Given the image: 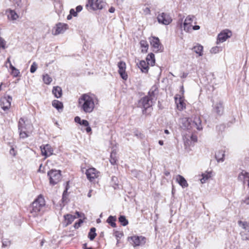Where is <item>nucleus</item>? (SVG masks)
Here are the masks:
<instances>
[{
  "label": "nucleus",
  "mask_w": 249,
  "mask_h": 249,
  "mask_svg": "<svg viewBox=\"0 0 249 249\" xmlns=\"http://www.w3.org/2000/svg\"><path fill=\"white\" fill-rule=\"evenodd\" d=\"M98 101L94 95L83 94L78 99L79 107L85 113H90L94 110L95 105L98 103Z\"/></svg>",
  "instance_id": "f257e3e1"
},
{
  "label": "nucleus",
  "mask_w": 249,
  "mask_h": 249,
  "mask_svg": "<svg viewBox=\"0 0 249 249\" xmlns=\"http://www.w3.org/2000/svg\"><path fill=\"white\" fill-rule=\"evenodd\" d=\"M46 208L45 201L43 196L40 195L31 204L30 212L32 216L36 217L41 216Z\"/></svg>",
  "instance_id": "f03ea898"
},
{
  "label": "nucleus",
  "mask_w": 249,
  "mask_h": 249,
  "mask_svg": "<svg viewBox=\"0 0 249 249\" xmlns=\"http://www.w3.org/2000/svg\"><path fill=\"white\" fill-rule=\"evenodd\" d=\"M181 127L184 129L190 130L193 127H196L198 130L203 128L201 121L199 117H194L193 121L189 118H183L181 119Z\"/></svg>",
  "instance_id": "7ed1b4c3"
},
{
  "label": "nucleus",
  "mask_w": 249,
  "mask_h": 249,
  "mask_svg": "<svg viewBox=\"0 0 249 249\" xmlns=\"http://www.w3.org/2000/svg\"><path fill=\"white\" fill-rule=\"evenodd\" d=\"M18 127L19 131V136L22 138L28 137L33 129L32 125L30 123L26 122L23 118H20L18 124Z\"/></svg>",
  "instance_id": "20e7f679"
},
{
  "label": "nucleus",
  "mask_w": 249,
  "mask_h": 249,
  "mask_svg": "<svg viewBox=\"0 0 249 249\" xmlns=\"http://www.w3.org/2000/svg\"><path fill=\"white\" fill-rule=\"evenodd\" d=\"M153 99L152 97L146 96L139 101V105L143 108L142 112L143 114L148 115L150 114L153 109Z\"/></svg>",
  "instance_id": "39448f33"
},
{
  "label": "nucleus",
  "mask_w": 249,
  "mask_h": 249,
  "mask_svg": "<svg viewBox=\"0 0 249 249\" xmlns=\"http://www.w3.org/2000/svg\"><path fill=\"white\" fill-rule=\"evenodd\" d=\"M50 183L53 185L58 183L61 179V171L57 170H51L48 172Z\"/></svg>",
  "instance_id": "423d86ee"
},
{
  "label": "nucleus",
  "mask_w": 249,
  "mask_h": 249,
  "mask_svg": "<svg viewBox=\"0 0 249 249\" xmlns=\"http://www.w3.org/2000/svg\"><path fill=\"white\" fill-rule=\"evenodd\" d=\"M157 20L159 23L165 25H169L172 21V19L170 15L164 12L158 14Z\"/></svg>",
  "instance_id": "0eeeda50"
},
{
  "label": "nucleus",
  "mask_w": 249,
  "mask_h": 249,
  "mask_svg": "<svg viewBox=\"0 0 249 249\" xmlns=\"http://www.w3.org/2000/svg\"><path fill=\"white\" fill-rule=\"evenodd\" d=\"M128 241H131V243L134 246H139L144 245L146 241V238L142 236L134 235L128 237Z\"/></svg>",
  "instance_id": "6e6552de"
},
{
  "label": "nucleus",
  "mask_w": 249,
  "mask_h": 249,
  "mask_svg": "<svg viewBox=\"0 0 249 249\" xmlns=\"http://www.w3.org/2000/svg\"><path fill=\"white\" fill-rule=\"evenodd\" d=\"M88 3L93 10L102 9L106 4L104 0H88Z\"/></svg>",
  "instance_id": "1a4fd4ad"
},
{
  "label": "nucleus",
  "mask_w": 249,
  "mask_h": 249,
  "mask_svg": "<svg viewBox=\"0 0 249 249\" xmlns=\"http://www.w3.org/2000/svg\"><path fill=\"white\" fill-rule=\"evenodd\" d=\"M86 174L88 179L92 182L100 176V172L94 168H90L86 170Z\"/></svg>",
  "instance_id": "9d476101"
},
{
  "label": "nucleus",
  "mask_w": 249,
  "mask_h": 249,
  "mask_svg": "<svg viewBox=\"0 0 249 249\" xmlns=\"http://www.w3.org/2000/svg\"><path fill=\"white\" fill-rule=\"evenodd\" d=\"M12 101V97L10 95L5 96L1 99L0 106L4 111H7L10 108Z\"/></svg>",
  "instance_id": "9b49d317"
},
{
  "label": "nucleus",
  "mask_w": 249,
  "mask_h": 249,
  "mask_svg": "<svg viewBox=\"0 0 249 249\" xmlns=\"http://www.w3.org/2000/svg\"><path fill=\"white\" fill-rule=\"evenodd\" d=\"M231 36V32L229 30H225L220 33L217 38V44L222 43L225 41L227 39L230 38Z\"/></svg>",
  "instance_id": "f8f14e48"
},
{
  "label": "nucleus",
  "mask_w": 249,
  "mask_h": 249,
  "mask_svg": "<svg viewBox=\"0 0 249 249\" xmlns=\"http://www.w3.org/2000/svg\"><path fill=\"white\" fill-rule=\"evenodd\" d=\"M150 39V44L153 48L155 52L158 53L162 51V46L158 37H152Z\"/></svg>",
  "instance_id": "ddd939ff"
},
{
  "label": "nucleus",
  "mask_w": 249,
  "mask_h": 249,
  "mask_svg": "<svg viewBox=\"0 0 249 249\" xmlns=\"http://www.w3.org/2000/svg\"><path fill=\"white\" fill-rule=\"evenodd\" d=\"M118 67L119 68L118 72L121 77L124 80H126L128 78V76L125 72V63L123 61H120L118 64Z\"/></svg>",
  "instance_id": "4468645a"
},
{
  "label": "nucleus",
  "mask_w": 249,
  "mask_h": 249,
  "mask_svg": "<svg viewBox=\"0 0 249 249\" xmlns=\"http://www.w3.org/2000/svg\"><path fill=\"white\" fill-rule=\"evenodd\" d=\"M68 28V25L66 24L58 23L54 28L53 32L54 35H58L63 33Z\"/></svg>",
  "instance_id": "2eb2a0df"
},
{
  "label": "nucleus",
  "mask_w": 249,
  "mask_h": 249,
  "mask_svg": "<svg viewBox=\"0 0 249 249\" xmlns=\"http://www.w3.org/2000/svg\"><path fill=\"white\" fill-rule=\"evenodd\" d=\"M223 109V102L221 101L213 104V111L219 115L222 114Z\"/></svg>",
  "instance_id": "dca6fc26"
},
{
  "label": "nucleus",
  "mask_w": 249,
  "mask_h": 249,
  "mask_svg": "<svg viewBox=\"0 0 249 249\" xmlns=\"http://www.w3.org/2000/svg\"><path fill=\"white\" fill-rule=\"evenodd\" d=\"M41 153L43 156L46 158L52 155L53 153V150L51 146L49 144H46L42 147L40 146Z\"/></svg>",
  "instance_id": "f3484780"
},
{
  "label": "nucleus",
  "mask_w": 249,
  "mask_h": 249,
  "mask_svg": "<svg viewBox=\"0 0 249 249\" xmlns=\"http://www.w3.org/2000/svg\"><path fill=\"white\" fill-rule=\"evenodd\" d=\"M175 100L178 110L181 111L186 108V105L183 97H179L178 98L175 97Z\"/></svg>",
  "instance_id": "a211bd4d"
},
{
  "label": "nucleus",
  "mask_w": 249,
  "mask_h": 249,
  "mask_svg": "<svg viewBox=\"0 0 249 249\" xmlns=\"http://www.w3.org/2000/svg\"><path fill=\"white\" fill-rule=\"evenodd\" d=\"M249 177V173L243 170L241 172L238 176V179L239 181H242L243 184H245L246 182L248 183V178Z\"/></svg>",
  "instance_id": "6ab92c4d"
},
{
  "label": "nucleus",
  "mask_w": 249,
  "mask_h": 249,
  "mask_svg": "<svg viewBox=\"0 0 249 249\" xmlns=\"http://www.w3.org/2000/svg\"><path fill=\"white\" fill-rule=\"evenodd\" d=\"M8 19L12 20H16L19 18L18 15L14 10L8 9L6 11Z\"/></svg>",
  "instance_id": "aec40b11"
},
{
  "label": "nucleus",
  "mask_w": 249,
  "mask_h": 249,
  "mask_svg": "<svg viewBox=\"0 0 249 249\" xmlns=\"http://www.w3.org/2000/svg\"><path fill=\"white\" fill-rule=\"evenodd\" d=\"M148 64L144 60H141L138 64V67L141 69V71L144 73H147L148 71Z\"/></svg>",
  "instance_id": "412c9836"
},
{
  "label": "nucleus",
  "mask_w": 249,
  "mask_h": 249,
  "mask_svg": "<svg viewBox=\"0 0 249 249\" xmlns=\"http://www.w3.org/2000/svg\"><path fill=\"white\" fill-rule=\"evenodd\" d=\"M176 180L178 184L183 188L188 186V184L185 179L181 175H178L176 178Z\"/></svg>",
  "instance_id": "4be33fe9"
},
{
  "label": "nucleus",
  "mask_w": 249,
  "mask_h": 249,
  "mask_svg": "<svg viewBox=\"0 0 249 249\" xmlns=\"http://www.w3.org/2000/svg\"><path fill=\"white\" fill-rule=\"evenodd\" d=\"M215 157L218 162H223L224 160L225 151L223 150L217 151Z\"/></svg>",
  "instance_id": "5701e85b"
},
{
  "label": "nucleus",
  "mask_w": 249,
  "mask_h": 249,
  "mask_svg": "<svg viewBox=\"0 0 249 249\" xmlns=\"http://www.w3.org/2000/svg\"><path fill=\"white\" fill-rule=\"evenodd\" d=\"M117 151L116 149H113L111 151V152L110 153V162L112 165H114L116 163V162L118 160L117 157Z\"/></svg>",
  "instance_id": "b1692460"
},
{
  "label": "nucleus",
  "mask_w": 249,
  "mask_h": 249,
  "mask_svg": "<svg viewBox=\"0 0 249 249\" xmlns=\"http://www.w3.org/2000/svg\"><path fill=\"white\" fill-rule=\"evenodd\" d=\"M52 92L54 96L57 98H59L62 96V89L59 86L54 87Z\"/></svg>",
  "instance_id": "393cba45"
},
{
  "label": "nucleus",
  "mask_w": 249,
  "mask_h": 249,
  "mask_svg": "<svg viewBox=\"0 0 249 249\" xmlns=\"http://www.w3.org/2000/svg\"><path fill=\"white\" fill-rule=\"evenodd\" d=\"M65 221L66 222V226L71 224L76 218L75 215L67 214L64 216Z\"/></svg>",
  "instance_id": "a878e982"
},
{
  "label": "nucleus",
  "mask_w": 249,
  "mask_h": 249,
  "mask_svg": "<svg viewBox=\"0 0 249 249\" xmlns=\"http://www.w3.org/2000/svg\"><path fill=\"white\" fill-rule=\"evenodd\" d=\"M203 47L198 44H197L192 49V50H193L196 53L198 54V56H199L203 55Z\"/></svg>",
  "instance_id": "bb28decb"
},
{
  "label": "nucleus",
  "mask_w": 249,
  "mask_h": 249,
  "mask_svg": "<svg viewBox=\"0 0 249 249\" xmlns=\"http://www.w3.org/2000/svg\"><path fill=\"white\" fill-rule=\"evenodd\" d=\"M146 61L149 65L154 66L155 63V55L153 53L148 54L146 57Z\"/></svg>",
  "instance_id": "cd10ccee"
},
{
  "label": "nucleus",
  "mask_w": 249,
  "mask_h": 249,
  "mask_svg": "<svg viewBox=\"0 0 249 249\" xmlns=\"http://www.w3.org/2000/svg\"><path fill=\"white\" fill-rule=\"evenodd\" d=\"M52 106L58 111H59L60 109L62 110L63 108L62 103L57 100H54L53 101Z\"/></svg>",
  "instance_id": "c85d7f7f"
},
{
  "label": "nucleus",
  "mask_w": 249,
  "mask_h": 249,
  "mask_svg": "<svg viewBox=\"0 0 249 249\" xmlns=\"http://www.w3.org/2000/svg\"><path fill=\"white\" fill-rule=\"evenodd\" d=\"M116 221V217L115 216L110 215L107 220V222L110 224L112 227H116V224L115 221Z\"/></svg>",
  "instance_id": "c756f323"
},
{
  "label": "nucleus",
  "mask_w": 249,
  "mask_h": 249,
  "mask_svg": "<svg viewBox=\"0 0 249 249\" xmlns=\"http://www.w3.org/2000/svg\"><path fill=\"white\" fill-rule=\"evenodd\" d=\"M10 69L12 71L11 74L13 75V76L14 77H17L19 76V75H20L19 71L18 69H16L14 66H13L12 64H10Z\"/></svg>",
  "instance_id": "7c9ffc66"
},
{
  "label": "nucleus",
  "mask_w": 249,
  "mask_h": 249,
  "mask_svg": "<svg viewBox=\"0 0 249 249\" xmlns=\"http://www.w3.org/2000/svg\"><path fill=\"white\" fill-rule=\"evenodd\" d=\"M140 45L142 49V53H146L148 49V44L145 40H141L140 41Z\"/></svg>",
  "instance_id": "2f4dec72"
},
{
  "label": "nucleus",
  "mask_w": 249,
  "mask_h": 249,
  "mask_svg": "<svg viewBox=\"0 0 249 249\" xmlns=\"http://www.w3.org/2000/svg\"><path fill=\"white\" fill-rule=\"evenodd\" d=\"M96 229L94 227L91 228L88 234V237L90 240H93L96 236Z\"/></svg>",
  "instance_id": "473e14b6"
},
{
  "label": "nucleus",
  "mask_w": 249,
  "mask_h": 249,
  "mask_svg": "<svg viewBox=\"0 0 249 249\" xmlns=\"http://www.w3.org/2000/svg\"><path fill=\"white\" fill-rule=\"evenodd\" d=\"M157 93L158 88L156 86H153L149 90L148 96L152 97L153 98L154 97H155V95Z\"/></svg>",
  "instance_id": "72a5a7b5"
},
{
  "label": "nucleus",
  "mask_w": 249,
  "mask_h": 249,
  "mask_svg": "<svg viewBox=\"0 0 249 249\" xmlns=\"http://www.w3.org/2000/svg\"><path fill=\"white\" fill-rule=\"evenodd\" d=\"M14 4L18 10L21 9L23 7V4L21 0H13Z\"/></svg>",
  "instance_id": "f704fd0d"
},
{
  "label": "nucleus",
  "mask_w": 249,
  "mask_h": 249,
  "mask_svg": "<svg viewBox=\"0 0 249 249\" xmlns=\"http://www.w3.org/2000/svg\"><path fill=\"white\" fill-rule=\"evenodd\" d=\"M119 221L120 222L121 224L123 226H126L128 223V220L126 219L124 215H120L119 217Z\"/></svg>",
  "instance_id": "c9c22d12"
},
{
  "label": "nucleus",
  "mask_w": 249,
  "mask_h": 249,
  "mask_svg": "<svg viewBox=\"0 0 249 249\" xmlns=\"http://www.w3.org/2000/svg\"><path fill=\"white\" fill-rule=\"evenodd\" d=\"M211 173H204L202 175V178L200 179L201 182L204 183L206 181L211 177Z\"/></svg>",
  "instance_id": "e433bc0d"
},
{
  "label": "nucleus",
  "mask_w": 249,
  "mask_h": 249,
  "mask_svg": "<svg viewBox=\"0 0 249 249\" xmlns=\"http://www.w3.org/2000/svg\"><path fill=\"white\" fill-rule=\"evenodd\" d=\"M43 81L46 84L49 85L52 81V78L48 74L43 75Z\"/></svg>",
  "instance_id": "4c0bfd02"
},
{
  "label": "nucleus",
  "mask_w": 249,
  "mask_h": 249,
  "mask_svg": "<svg viewBox=\"0 0 249 249\" xmlns=\"http://www.w3.org/2000/svg\"><path fill=\"white\" fill-rule=\"evenodd\" d=\"M194 16L189 15L188 16L185 20L183 23H185V25H189V24H192V23L193 21V19L194 18Z\"/></svg>",
  "instance_id": "58836bf2"
},
{
  "label": "nucleus",
  "mask_w": 249,
  "mask_h": 249,
  "mask_svg": "<svg viewBox=\"0 0 249 249\" xmlns=\"http://www.w3.org/2000/svg\"><path fill=\"white\" fill-rule=\"evenodd\" d=\"M114 235L115 236L117 240V243H119V239H121L123 236V232L122 231H115L114 232Z\"/></svg>",
  "instance_id": "ea45409f"
},
{
  "label": "nucleus",
  "mask_w": 249,
  "mask_h": 249,
  "mask_svg": "<svg viewBox=\"0 0 249 249\" xmlns=\"http://www.w3.org/2000/svg\"><path fill=\"white\" fill-rule=\"evenodd\" d=\"M222 51V48L218 46L213 47L211 49V53H216Z\"/></svg>",
  "instance_id": "a19ab883"
},
{
  "label": "nucleus",
  "mask_w": 249,
  "mask_h": 249,
  "mask_svg": "<svg viewBox=\"0 0 249 249\" xmlns=\"http://www.w3.org/2000/svg\"><path fill=\"white\" fill-rule=\"evenodd\" d=\"M131 174L135 178H139L142 174V172L137 170H133L131 171Z\"/></svg>",
  "instance_id": "79ce46f5"
},
{
  "label": "nucleus",
  "mask_w": 249,
  "mask_h": 249,
  "mask_svg": "<svg viewBox=\"0 0 249 249\" xmlns=\"http://www.w3.org/2000/svg\"><path fill=\"white\" fill-rule=\"evenodd\" d=\"M37 68V64L36 62H34L30 68V72L32 73H34Z\"/></svg>",
  "instance_id": "37998d69"
},
{
  "label": "nucleus",
  "mask_w": 249,
  "mask_h": 249,
  "mask_svg": "<svg viewBox=\"0 0 249 249\" xmlns=\"http://www.w3.org/2000/svg\"><path fill=\"white\" fill-rule=\"evenodd\" d=\"M192 24L185 25L183 23L184 30L187 32H190L192 30Z\"/></svg>",
  "instance_id": "c03bdc74"
},
{
  "label": "nucleus",
  "mask_w": 249,
  "mask_h": 249,
  "mask_svg": "<svg viewBox=\"0 0 249 249\" xmlns=\"http://www.w3.org/2000/svg\"><path fill=\"white\" fill-rule=\"evenodd\" d=\"M239 224L240 226L242 227L244 229H247L248 227V223L247 222H242L240 221Z\"/></svg>",
  "instance_id": "a18cd8bd"
},
{
  "label": "nucleus",
  "mask_w": 249,
  "mask_h": 249,
  "mask_svg": "<svg viewBox=\"0 0 249 249\" xmlns=\"http://www.w3.org/2000/svg\"><path fill=\"white\" fill-rule=\"evenodd\" d=\"M83 222V220L80 219H79L78 221L77 222H75L74 225V227L75 229H78L79 228L81 224Z\"/></svg>",
  "instance_id": "49530a36"
},
{
  "label": "nucleus",
  "mask_w": 249,
  "mask_h": 249,
  "mask_svg": "<svg viewBox=\"0 0 249 249\" xmlns=\"http://www.w3.org/2000/svg\"><path fill=\"white\" fill-rule=\"evenodd\" d=\"M79 124L85 126H88V125H89V123L86 120H81Z\"/></svg>",
  "instance_id": "de8ad7c7"
},
{
  "label": "nucleus",
  "mask_w": 249,
  "mask_h": 249,
  "mask_svg": "<svg viewBox=\"0 0 249 249\" xmlns=\"http://www.w3.org/2000/svg\"><path fill=\"white\" fill-rule=\"evenodd\" d=\"M143 13L145 15H149L150 14L151 11L150 10V8L148 7H145L142 9Z\"/></svg>",
  "instance_id": "09e8293b"
},
{
  "label": "nucleus",
  "mask_w": 249,
  "mask_h": 249,
  "mask_svg": "<svg viewBox=\"0 0 249 249\" xmlns=\"http://www.w3.org/2000/svg\"><path fill=\"white\" fill-rule=\"evenodd\" d=\"M70 14L73 17H76L77 16V13L76 11H75L73 9H71L70 10Z\"/></svg>",
  "instance_id": "8fccbe9b"
},
{
  "label": "nucleus",
  "mask_w": 249,
  "mask_h": 249,
  "mask_svg": "<svg viewBox=\"0 0 249 249\" xmlns=\"http://www.w3.org/2000/svg\"><path fill=\"white\" fill-rule=\"evenodd\" d=\"M67 191H68V188L66 187L65 190L64 191L63 194V196H62L63 201H65L66 200V195L67 194Z\"/></svg>",
  "instance_id": "3c124183"
},
{
  "label": "nucleus",
  "mask_w": 249,
  "mask_h": 249,
  "mask_svg": "<svg viewBox=\"0 0 249 249\" xmlns=\"http://www.w3.org/2000/svg\"><path fill=\"white\" fill-rule=\"evenodd\" d=\"M10 244V241H2V246L3 247H6V246H7L8 245H9Z\"/></svg>",
  "instance_id": "603ef678"
},
{
  "label": "nucleus",
  "mask_w": 249,
  "mask_h": 249,
  "mask_svg": "<svg viewBox=\"0 0 249 249\" xmlns=\"http://www.w3.org/2000/svg\"><path fill=\"white\" fill-rule=\"evenodd\" d=\"M81 121V119L80 117L79 116H76L74 118V121L75 123H76L77 124H79L80 123Z\"/></svg>",
  "instance_id": "864d4df0"
},
{
  "label": "nucleus",
  "mask_w": 249,
  "mask_h": 249,
  "mask_svg": "<svg viewBox=\"0 0 249 249\" xmlns=\"http://www.w3.org/2000/svg\"><path fill=\"white\" fill-rule=\"evenodd\" d=\"M83 7L81 5H78L76 7V11L77 13L80 12L82 11Z\"/></svg>",
  "instance_id": "5fc2aeb1"
},
{
  "label": "nucleus",
  "mask_w": 249,
  "mask_h": 249,
  "mask_svg": "<svg viewBox=\"0 0 249 249\" xmlns=\"http://www.w3.org/2000/svg\"><path fill=\"white\" fill-rule=\"evenodd\" d=\"M135 135L138 138H142V134L141 132H136Z\"/></svg>",
  "instance_id": "6e6d98bb"
},
{
  "label": "nucleus",
  "mask_w": 249,
  "mask_h": 249,
  "mask_svg": "<svg viewBox=\"0 0 249 249\" xmlns=\"http://www.w3.org/2000/svg\"><path fill=\"white\" fill-rule=\"evenodd\" d=\"M86 128L85 129L86 132L87 133H90L91 132V127L88 125V126H86Z\"/></svg>",
  "instance_id": "4d7b16f0"
},
{
  "label": "nucleus",
  "mask_w": 249,
  "mask_h": 249,
  "mask_svg": "<svg viewBox=\"0 0 249 249\" xmlns=\"http://www.w3.org/2000/svg\"><path fill=\"white\" fill-rule=\"evenodd\" d=\"M10 153L11 155H13V156H15L16 155V153H15V150L13 148H11L10 150Z\"/></svg>",
  "instance_id": "13d9d810"
},
{
  "label": "nucleus",
  "mask_w": 249,
  "mask_h": 249,
  "mask_svg": "<svg viewBox=\"0 0 249 249\" xmlns=\"http://www.w3.org/2000/svg\"><path fill=\"white\" fill-rule=\"evenodd\" d=\"M200 29V26L198 25H195L192 27V29L194 30H197Z\"/></svg>",
  "instance_id": "bf43d9fd"
},
{
  "label": "nucleus",
  "mask_w": 249,
  "mask_h": 249,
  "mask_svg": "<svg viewBox=\"0 0 249 249\" xmlns=\"http://www.w3.org/2000/svg\"><path fill=\"white\" fill-rule=\"evenodd\" d=\"M244 202L246 204L249 205V196L245 198V199L244 200Z\"/></svg>",
  "instance_id": "052dcab7"
},
{
  "label": "nucleus",
  "mask_w": 249,
  "mask_h": 249,
  "mask_svg": "<svg viewBox=\"0 0 249 249\" xmlns=\"http://www.w3.org/2000/svg\"><path fill=\"white\" fill-rule=\"evenodd\" d=\"M109 12L111 13H113L115 12V8L113 7H111L109 9Z\"/></svg>",
  "instance_id": "680f3d73"
},
{
  "label": "nucleus",
  "mask_w": 249,
  "mask_h": 249,
  "mask_svg": "<svg viewBox=\"0 0 249 249\" xmlns=\"http://www.w3.org/2000/svg\"><path fill=\"white\" fill-rule=\"evenodd\" d=\"M191 139L193 141H197V137L196 136H192Z\"/></svg>",
  "instance_id": "e2e57ef3"
},
{
  "label": "nucleus",
  "mask_w": 249,
  "mask_h": 249,
  "mask_svg": "<svg viewBox=\"0 0 249 249\" xmlns=\"http://www.w3.org/2000/svg\"><path fill=\"white\" fill-rule=\"evenodd\" d=\"M6 63H9V67L10 68V64H12V63H11V61H10V57L7 58V61H6Z\"/></svg>",
  "instance_id": "0e129e2a"
},
{
  "label": "nucleus",
  "mask_w": 249,
  "mask_h": 249,
  "mask_svg": "<svg viewBox=\"0 0 249 249\" xmlns=\"http://www.w3.org/2000/svg\"><path fill=\"white\" fill-rule=\"evenodd\" d=\"M91 192H92V190H89V192L88 193V196L89 197H90L91 196Z\"/></svg>",
  "instance_id": "69168bd1"
},
{
  "label": "nucleus",
  "mask_w": 249,
  "mask_h": 249,
  "mask_svg": "<svg viewBox=\"0 0 249 249\" xmlns=\"http://www.w3.org/2000/svg\"><path fill=\"white\" fill-rule=\"evenodd\" d=\"M72 15H71L70 14L68 16L67 19L70 20L72 18Z\"/></svg>",
  "instance_id": "338daca9"
},
{
  "label": "nucleus",
  "mask_w": 249,
  "mask_h": 249,
  "mask_svg": "<svg viewBox=\"0 0 249 249\" xmlns=\"http://www.w3.org/2000/svg\"><path fill=\"white\" fill-rule=\"evenodd\" d=\"M159 143L160 145H162L163 144V142L161 140H160L159 141Z\"/></svg>",
  "instance_id": "774afa93"
}]
</instances>
